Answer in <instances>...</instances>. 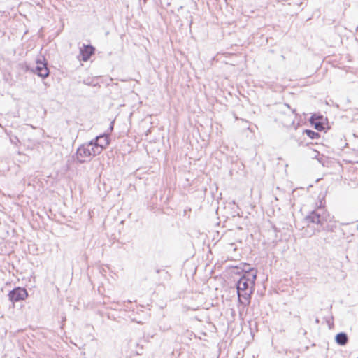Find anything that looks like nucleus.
<instances>
[{
    "label": "nucleus",
    "instance_id": "obj_1",
    "mask_svg": "<svg viewBox=\"0 0 358 358\" xmlns=\"http://www.w3.org/2000/svg\"><path fill=\"white\" fill-rule=\"evenodd\" d=\"M257 274V271L255 268L243 271L236 283L238 303L245 307L250 303L251 296L255 291Z\"/></svg>",
    "mask_w": 358,
    "mask_h": 358
},
{
    "label": "nucleus",
    "instance_id": "obj_2",
    "mask_svg": "<svg viewBox=\"0 0 358 358\" xmlns=\"http://www.w3.org/2000/svg\"><path fill=\"white\" fill-rule=\"evenodd\" d=\"M330 215L325 210L324 208L319 207L307 215L304 221L309 226L310 224H315L317 227L315 231L320 232L322 231H334L336 227V224L332 223L330 220Z\"/></svg>",
    "mask_w": 358,
    "mask_h": 358
},
{
    "label": "nucleus",
    "instance_id": "obj_3",
    "mask_svg": "<svg viewBox=\"0 0 358 358\" xmlns=\"http://www.w3.org/2000/svg\"><path fill=\"white\" fill-rule=\"evenodd\" d=\"M97 147L89 145V142L80 145L76 150V157L80 164L90 161L92 157L99 155Z\"/></svg>",
    "mask_w": 358,
    "mask_h": 358
},
{
    "label": "nucleus",
    "instance_id": "obj_4",
    "mask_svg": "<svg viewBox=\"0 0 358 358\" xmlns=\"http://www.w3.org/2000/svg\"><path fill=\"white\" fill-rule=\"evenodd\" d=\"M110 142V138L108 134H103L96 136L94 138L89 141V145L97 147L99 153L101 154L102 151L106 148Z\"/></svg>",
    "mask_w": 358,
    "mask_h": 358
},
{
    "label": "nucleus",
    "instance_id": "obj_5",
    "mask_svg": "<svg viewBox=\"0 0 358 358\" xmlns=\"http://www.w3.org/2000/svg\"><path fill=\"white\" fill-rule=\"evenodd\" d=\"M8 299L13 303L19 302L28 297V292L24 287H17L10 290L8 294Z\"/></svg>",
    "mask_w": 358,
    "mask_h": 358
},
{
    "label": "nucleus",
    "instance_id": "obj_6",
    "mask_svg": "<svg viewBox=\"0 0 358 358\" xmlns=\"http://www.w3.org/2000/svg\"><path fill=\"white\" fill-rule=\"evenodd\" d=\"M95 48L92 45H85L83 44L81 47H80V55L81 56V60L83 62L88 61L92 55L94 54Z\"/></svg>",
    "mask_w": 358,
    "mask_h": 358
},
{
    "label": "nucleus",
    "instance_id": "obj_7",
    "mask_svg": "<svg viewBox=\"0 0 358 358\" xmlns=\"http://www.w3.org/2000/svg\"><path fill=\"white\" fill-rule=\"evenodd\" d=\"M310 124L314 126V128L318 131H322L324 129V117L322 115L313 114L309 120Z\"/></svg>",
    "mask_w": 358,
    "mask_h": 358
},
{
    "label": "nucleus",
    "instance_id": "obj_8",
    "mask_svg": "<svg viewBox=\"0 0 358 358\" xmlns=\"http://www.w3.org/2000/svg\"><path fill=\"white\" fill-rule=\"evenodd\" d=\"M348 341V336L345 332H340L335 336V341L339 345H345Z\"/></svg>",
    "mask_w": 358,
    "mask_h": 358
},
{
    "label": "nucleus",
    "instance_id": "obj_9",
    "mask_svg": "<svg viewBox=\"0 0 358 358\" xmlns=\"http://www.w3.org/2000/svg\"><path fill=\"white\" fill-rule=\"evenodd\" d=\"M303 133L306 134L310 139H317L320 137V134L318 132L311 129H305Z\"/></svg>",
    "mask_w": 358,
    "mask_h": 358
},
{
    "label": "nucleus",
    "instance_id": "obj_10",
    "mask_svg": "<svg viewBox=\"0 0 358 358\" xmlns=\"http://www.w3.org/2000/svg\"><path fill=\"white\" fill-rule=\"evenodd\" d=\"M50 73V71L48 68V63L45 62L44 64H43V68L41 69L39 77L42 78L43 79L46 78Z\"/></svg>",
    "mask_w": 358,
    "mask_h": 358
},
{
    "label": "nucleus",
    "instance_id": "obj_11",
    "mask_svg": "<svg viewBox=\"0 0 358 358\" xmlns=\"http://www.w3.org/2000/svg\"><path fill=\"white\" fill-rule=\"evenodd\" d=\"M45 64V62L41 61V59L36 60V66L31 69V71L35 74L39 76L41 69L43 68V64Z\"/></svg>",
    "mask_w": 358,
    "mask_h": 358
},
{
    "label": "nucleus",
    "instance_id": "obj_12",
    "mask_svg": "<svg viewBox=\"0 0 358 358\" xmlns=\"http://www.w3.org/2000/svg\"><path fill=\"white\" fill-rule=\"evenodd\" d=\"M6 134L10 136V141L13 145L16 147H18L19 145H20V141L17 136L10 135L8 132H6Z\"/></svg>",
    "mask_w": 358,
    "mask_h": 358
},
{
    "label": "nucleus",
    "instance_id": "obj_13",
    "mask_svg": "<svg viewBox=\"0 0 358 358\" xmlns=\"http://www.w3.org/2000/svg\"><path fill=\"white\" fill-rule=\"evenodd\" d=\"M109 129H110V131H112V130H113V122H112L110 123V128H109Z\"/></svg>",
    "mask_w": 358,
    "mask_h": 358
},
{
    "label": "nucleus",
    "instance_id": "obj_14",
    "mask_svg": "<svg viewBox=\"0 0 358 358\" xmlns=\"http://www.w3.org/2000/svg\"><path fill=\"white\" fill-rule=\"evenodd\" d=\"M159 272H160V270H159V269H157V270H156V273H159Z\"/></svg>",
    "mask_w": 358,
    "mask_h": 358
},
{
    "label": "nucleus",
    "instance_id": "obj_15",
    "mask_svg": "<svg viewBox=\"0 0 358 358\" xmlns=\"http://www.w3.org/2000/svg\"><path fill=\"white\" fill-rule=\"evenodd\" d=\"M319 322H320V321H319V319H317H317L315 320V322H316V323H319Z\"/></svg>",
    "mask_w": 358,
    "mask_h": 358
},
{
    "label": "nucleus",
    "instance_id": "obj_16",
    "mask_svg": "<svg viewBox=\"0 0 358 358\" xmlns=\"http://www.w3.org/2000/svg\"><path fill=\"white\" fill-rule=\"evenodd\" d=\"M295 111H296V110H295L294 109L292 110V113L293 114H294V113H295Z\"/></svg>",
    "mask_w": 358,
    "mask_h": 358
},
{
    "label": "nucleus",
    "instance_id": "obj_17",
    "mask_svg": "<svg viewBox=\"0 0 358 358\" xmlns=\"http://www.w3.org/2000/svg\"><path fill=\"white\" fill-rule=\"evenodd\" d=\"M285 106L289 108V106L288 104H285Z\"/></svg>",
    "mask_w": 358,
    "mask_h": 358
},
{
    "label": "nucleus",
    "instance_id": "obj_18",
    "mask_svg": "<svg viewBox=\"0 0 358 358\" xmlns=\"http://www.w3.org/2000/svg\"><path fill=\"white\" fill-rule=\"evenodd\" d=\"M146 1H147V0H143L144 3H146Z\"/></svg>",
    "mask_w": 358,
    "mask_h": 358
},
{
    "label": "nucleus",
    "instance_id": "obj_19",
    "mask_svg": "<svg viewBox=\"0 0 358 358\" xmlns=\"http://www.w3.org/2000/svg\"><path fill=\"white\" fill-rule=\"evenodd\" d=\"M357 358H358V357H357Z\"/></svg>",
    "mask_w": 358,
    "mask_h": 358
}]
</instances>
